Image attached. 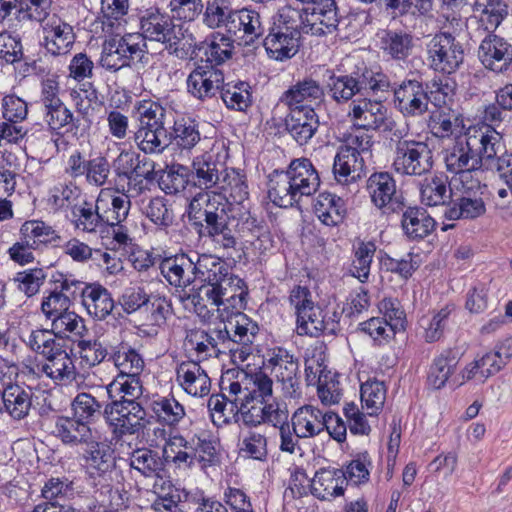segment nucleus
I'll return each mask as SVG.
<instances>
[{"label": "nucleus", "mask_w": 512, "mask_h": 512, "mask_svg": "<svg viewBox=\"0 0 512 512\" xmlns=\"http://www.w3.org/2000/svg\"><path fill=\"white\" fill-rule=\"evenodd\" d=\"M80 458L90 478L106 479L116 473V456L114 449L107 443L94 437L82 447Z\"/></svg>", "instance_id": "obj_18"}, {"label": "nucleus", "mask_w": 512, "mask_h": 512, "mask_svg": "<svg viewBox=\"0 0 512 512\" xmlns=\"http://www.w3.org/2000/svg\"><path fill=\"white\" fill-rule=\"evenodd\" d=\"M327 81L325 88L328 95L337 104H345L356 95L370 91L373 94L390 90L389 77L368 67L363 61L357 63L354 69L345 74L337 75L333 70H326Z\"/></svg>", "instance_id": "obj_5"}, {"label": "nucleus", "mask_w": 512, "mask_h": 512, "mask_svg": "<svg viewBox=\"0 0 512 512\" xmlns=\"http://www.w3.org/2000/svg\"><path fill=\"white\" fill-rule=\"evenodd\" d=\"M320 185L317 170L310 159H293L286 170L275 169L269 175L268 195L283 208L293 207L302 197L314 194Z\"/></svg>", "instance_id": "obj_3"}, {"label": "nucleus", "mask_w": 512, "mask_h": 512, "mask_svg": "<svg viewBox=\"0 0 512 512\" xmlns=\"http://www.w3.org/2000/svg\"><path fill=\"white\" fill-rule=\"evenodd\" d=\"M170 145L181 151L192 150L201 140L200 122L191 116H181L173 120L169 131Z\"/></svg>", "instance_id": "obj_43"}, {"label": "nucleus", "mask_w": 512, "mask_h": 512, "mask_svg": "<svg viewBox=\"0 0 512 512\" xmlns=\"http://www.w3.org/2000/svg\"><path fill=\"white\" fill-rule=\"evenodd\" d=\"M104 420L116 442L123 440L125 436L143 433L149 423L143 405H135L125 400L108 401L104 405Z\"/></svg>", "instance_id": "obj_11"}, {"label": "nucleus", "mask_w": 512, "mask_h": 512, "mask_svg": "<svg viewBox=\"0 0 512 512\" xmlns=\"http://www.w3.org/2000/svg\"><path fill=\"white\" fill-rule=\"evenodd\" d=\"M24 343L44 357L45 376L55 384H67L76 379L74 362L64 344L54 339L47 329L32 330Z\"/></svg>", "instance_id": "obj_7"}, {"label": "nucleus", "mask_w": 512, "mask_h": 512, "mask_svg": "<svg viewBox=\"0 0 512 512\" xmlns=\"http://www.w3.org/2000/svg\"><path fill=\"white\" fill-rule=\"evenodd\" d=\"M258 332V324L240 310L213 329L220 343L242 362L252 354V344Z\"/></svg>", "instance_id": "obj_9"}, {"label": "nucleus", "mask_w": 512, "mask_h": 512, "mask_svg": "<svg viewBox=\"0 0 512 512\" xmlns=\"http://www.w3.org/2000/svg\"><path fill=\"white\" fill-rule=\"evenodd\" d=\"M325 86L312 77H304L290 86L280 97V102L287 107L301 108L319 105L325 99Z\"/></svg>", "instance_id": "obj_25"}, {"label": "nucleus", "mask_w": 512, "mask_h": 512, "mask_svg": "<svg viewBox=\"0 0 512 512\" xmlns=\"http://www.w3.org/2000/svg\"><path fill=\"white\" fill-rule=\"evenodd\" d=\"M348 117L361 129L388 133L396 138L401 137V131H399L401 125L388 115L387 108L379 101L366 97L352 100Z\"/></svg>", "instance_id": "obj_12"}, {"label": "nucleus", "mask_w": 512, "mask_h": 512, "mask_svg": "<svg viewBox=\"0 0 512 512\" xmlns=\"http://www.w3.org/2000/svg\"><path fill=\"white\" fill-rule=\"evenodd\" d=\"M345 472L343 469H320L311 480L313 496L320 500H331L344 494Z\"/></svg>", "instance_id": "obj_38"}, {"label": "nucleus", "mask_w": 512, "mask_h": 512, "mask_svg": "<svg viewBox=\"0 0 512 512\" xmlns=\"http://www.w3.org/2000/svg\"><path fill=\"white\" fill-rule=\"evenodd\" d=\"M451 198L452 189L447 185V179L435 176L421 188L422 202L428 206L445 205Z\"/></svg>", "instance_id": "obj_63"}, {"label": "nucleus", "mask_w": 512, "mask_h": 512, "mask_svg": "<svg viewBox=\"0 0 512 512\" xmlns=\"http://www.w3.org/2000/svg\"><path fill=\"white\" fill-rule=\"evenodd\" d=\"M238 378L230 384L231 396H238L241 401L272 402L273 380L263 371H257L251 375L241 371L236 373Z\"/></svg>", "instance_id": "obj_19"}, {"label": "nucleus", "mask_w": 512, "mask_h": 512, "mask_svg": "<svg viewBox=\"0 0 512 512\" xmlns=\"http://www.w3.org/2000/svg\"><path fill=\"white\" fill-rule=\"evenodd\" d=\"M267 367L282 384L284 393L292 397L299 388V362L298 359L283 347L270 350Z\"/></svg>", "instance_id": "obj_21"}, {"label": "nucleus", "mask_w": 512, "mask_h": 512, "mask_svg": "<svg viewBox=\"0 0 512 512\" xmlns=\"http://www.w3.org/2000/svg\"><path fill=\"white\" fill-rule=\"evenodd\" d=\"M279 21L282 23L284 29H288L295 33H298V29H305L309 27V30L313 35H326L332 34L336 30H329L324 24H321L320 19L313 17L312 11L308 9L294 8L291 5H285L278 12Z\"/></svg>", "instance_id": "obj_33"}, {"label": "nucleus", "mask_w": 512, "mask_h": 512, "mask_svg": "<svg viewBox=\"0 0 512 512\" xmlns=\"http://www.w3.org/2000/svg\"><path fill=\"white\" fill-rule=\"evenodd\" d=\"M82 304L90 316L104 320L114 309L111 293L100 284L86 285L82 292Z\"/></svg>", "instance_id": "obj_40"}, {"label": "nucleus", "mask_w": 512, "mask_h": 512, "mask_svg": "<svg viewBox=\"0 0 512 512\" xmlns=\"http://www.w3.org/2000/svg\"><path fill=\"white\" fill-rule=\"evenodd\" d=\"M224 164L204 154L193 159L190 168L192 188L210 190L217 187Z\"/></svg>", "instance_id": "obj_36"}, {"label": "nucleus", "mask_w": 512, "mask_h": 512, "mask_svg": "<svg viewBox=\"0 0 512 512\" xmlns=\"http://www.w3.org/2000/svg\"><path fill=\"white\" fill-rule=\"evenodd\" d=\"M195 255L178 253L165 257L159 263V269L164 279L175 288L185 289L193 285Z\"/></svg>", "instance_id": "obj_24"}, {"label": "nucleus", "mask_w": 512, "mask_h": 512, "mask_svg": "<svg viewBox=\"0 0 512 512\" xmlns=\"http://www.w3.org/2000/svg\"><path fill=\"white\" fill-rule=\"evenodd\" d=\"M509 47L510 44L503 38L489 34L480 44L478 57L487 69L496 73H504L512 63V55L508 52Z\"/></svg>", "instance_id": "obj_29"}, {"label": "nucleus", "mask_w": 512, "mask_h": 512, "mask_svg": "<svg viewBox=\"0 0 512 512\" xmlns=\"http://www.w3.org/2000/svg\"><path fill=\"white\" fill-rule=\"evenodd\" d=\"M314 211L319 220L327 226L342 222L346 209L342 198L332 193H320L314 203Z\"/></svg>", "instance_id": "obj_47"}, {"label": "nucleus", "mask_w": 512, "mask_h": 512, "mask_svg": "<svg viewBox=\"0 0 512 512\" xmlns=\"http://www.w3.org/2000/svg\"><path fill=\"white\" fill-rule=\"evenodd\" d=\"M230 206L221 193H199L187 207L188 224L199 239H210L224 249H235L237 241L231 234Z\"/></svg>", "instance_id": "obj_2"}, {"label": "nucleus", "mask_w": 512, "mask_h": 512, "mask_svg": "<svg viewBox=\"0 0 512 512\" xmlns=\"http://www.w3.org/2000/svg\"><path fill=\"white\" fill-rule=\"evenodd\" d=\"M324 412L312 406L298 408L292 415V429L298 438H312L324 431Z\"/></svg>", "instance_id": "obj_41"}, {"label": "nucleus", "mask_w": 512, "mask_h": 512, "mask_svg": "<svg viewBox=\"0 0 512 512\" xmlns=\"http://www.w3.org/2000/svg\"><path fill=\"white\" fill-rule=\"evenodd\" d=\"M151 409L157 420L168 426L178 424L185 416L184 407L174 397H159L153 400Z\"/></svg>", "instance_id": "obj_61"}, {"label": "nucleus", "mask_w": 512, "mask_h": 512, "mask_svg": "<svg viewBox=\"0 0 512 512\" xmlns=\"http://www.w3.org/2000/svg\"><path fill=\"white\" fill-rule=\"evenodd\" d=\"M455 307L453 304H446L437 311H433L432 318L425 327L424 338L428 343L439 341L454 324L453 314Z\"/></svg>", "instance_id": "obj_57"}, {"label": "nucleus", "mask_w": 512, "mask_h": 512, "mask_svg": "<svg viewBox=\"0 0 512 512\" xmlns=\"http://www.w3.org/2000/svg\"><path fill=\"white\" fill-rule=\"evenodd\" d=\"M264 47L270 58L283 61L292 58L298 51V38L293 31L284 29L281 24H270L266 27Z\"/></svg>", "instance_id": "obj_28"}, {"label": "nucleus", "mask_w": 512, "mask_h": 512, "mask_svg": "<svg viewBox=\"0 0 512 512\" xmlns=\"http://www.w3.org/2000/svg\"><path fill=\"white\" fill-rule=\"evenodd\" d=\"M51 0H0V23L7 20L12 11L18 21H44L49 15Z\"/></svg>", "instance_id": "obj_31"}, {"label": "nucleus", "mask_w": 512, "mask_h": 512, "mask_svg": "<svg viewBox=\"0 0 512 512\" xmlns=\"http://www.w3.org/2000/svg\"><path fill=\"white\" fill-rule=\"evenodd\" d=\"M349 149H343L341 146L334 157L333 173L338 182L348 181V177L352 179L360 177L365 167L363 157H358L356 154L349 152Z\"/></svg>", "instance_id": "obj_52"}, {"label": "nucleus", "mask_w": 512, "mask_h": 512, "mask_svg": "<svg viewBox=\"0 0 512 512\" xmlns=\"http://www.w3.org/2000/svg\"><path fill=\"white\" fill-rule=\"evenodd\" d=\"M266 232L267 229L264 221L258 220L250 212H243L239 217L232 215L231 234L236 241L237 236L247 237L250 235L259 239Z\"/></svg>", "instance_id": "obj_64"}, {"label": "nucleus", "mask_w": 512, "mask_h": 512, "mask_svg": "<svg viewBox=\"0 0 512 512\" xmlns=\"http://www.w3.org/2000/svg\"><path fill=\"white\" fill-rule=\"evenodd\" d=\"M237 416L235 421H242L246 427H257L261 424L276 425L284 423L289 417L286 404H281L276 400L272 402L250 401L249 403L239 401L237 406Z\"/></svg>", "instance_id": "obj_17"}, {"label": "nucleus", "mask_w": 512, "mask_h": 512, "mask_svg": "<svg viewBox=\"0 0 512 512\" xmlns=\"http://www.w3.org/2000/svg\"><path fill=\"white\" fill-rule=\"evenodd\" d=\"M428 86L416 78L404 79L390 89L394 94L395 108L405 117H419L428 111L430 97Z\"/></svg>", "instance_id": "obj_16"}, {"label": "nucleus", "mask_w": 512, "mask_h": 512, "mask_svg": "<svg viewBox=\"0 0 512 512\" xmlns=\"http://www.w3.org/2000/svg\"><path fill=\"white\" fill-rule=\"evenodd\" d=\"M54 434L65 445L82 447L95 437L90 425L76 417H59L55 423Z\"/></svg>", "instance_id": "obj_42"}, {"label": "nucleus", "mask_w": 512, "mask_h": 512, "mask_svg": "<svg viewBox=\"0 0 512 512\" xmlns=\"http://www.w3.org/2000/svg\"><path fill=\"white\" fill-rule=\"evenodd\" d=\"M129 465L146 478L164 480L165 462L159 453L150 448H137L129 458Z\"/></svg>", "instance_id": "obj_44"}, {"label": "nucleus", "mask_w": 512, "mask_h": 512, "mask_svg": "<svg viewBox=\"0 0 512 512\" xmlns=\"http://www.w3.org/2000/svg\"><path fill=\"white\" fill-rule=\"evenodd\" d=\"M71 406L74 417L88 425L104 418V406L90 393L77 394Z\"/></svg>", "instance_id": "obj_58"}, {"label": "nucleus", "mask_w": 512, "mask_h": 512, "mask_svg": "<svg viewBox=\"0 0 512 512\" xmlns=\"http://www.w3.org/2000/svg\"><path fill=\"white\" fill-rule=\"evenodd\" d=\"M413 47V37L404 31L385 30L380 37V48L395 60L406 59Z\"/></svg>", "instance_id": "obj_51"}, {"label": "nucleus", "mask_w": 512, "mask_h": 512, "mask_svg": "<svg viewBox=\"0 0 512 512\" xmlns=\"http://www.w3.org/2000/svg\"><path fill=\"white\" fill-rule=\"evenodd\" d=\"M20 236L24 239L26 246L33 247L34 250H41L59 246L61 236L49 224L42 220H27L19 230Z\"/></svg>", "instance_id": "obj_35"}, {"label": "nucleus", "mask_w": 512, "mask_h": 512, "mask_svg": "<svg viewBox=\"0 0 512 512\" xmlns=\"http://www.w3.org/2000/svg\"><path fill=\"white\" fill-rule=\"evenodd\" d=\"M399 131H401V137L390 136V141L395 142L393 162L395 170L410 176H421L429 172L433 167V152L429 144L407 138V125H401Z\"/></svg>", "instance_id": "obj_10"}, {"label": "nucleus", "mask_w": 512, "mask_h": 512, "mask_svg": "<svg viewBox=\"0 0 512 512\" xmlns=\"http://www.w3.org/2000/svg\"><path fill=\"white\" fill-rule=\"evenodd\" d=\"M173 16L159 9L146 10L140 18L141 35L146 40L157 41L165 45L169 54L179 59H192L195 55L196 41L182 25L175 24Z\"/></svg>", "instance_id": "obj_4"}, {"label": "nucleus", "mask_w": 512, "mask_h": 512, "mask_svg": "<svg viewBox=\"0 0 512 512\" xmlns=\"http://www.w3.org/2000/svg\"><path fill=\"white\" fill-rule=\"evenodd\" d=\"M108 401L125 400L135 405H143L140 398L143 394V387L139 375H118L108 386Z\"/></svg>", "instance_id": "obj_46"}, {"label": "nucleus", "mask_w": 512, "mask_h": 512, "mask_svg": "<svg viewBox=\"0 0 512 512\" xmlns=\"http://www.w3.org/2000/svg\"><path fill=\"white\" fill-rule=\"evenodd\" d=\"M227 280L225 284L223 283L225 287L223 295L220 294L217 299L213 296H206L207 299L211 301L212 305L217 307L225 305V307H231L236 311L243 309L246 305L248 294L245 282L233 274L228 276Z\"/></svg>", "instance_id": "obj_49"}, {"label": "nucleus", "mask_w": 512, "mask_h": 512, "mask_svg": "<svg viewBox=\"0 0 512 512\" xmlns=\"http://www.w3.org/2000/svg\"><path fill=\"white\" fill-rule=\"evenodd\" d=\"M224 82L220 68L210 64H198L186 80L188 93L202 102L219 95Z\"/></svg>", "instance_id": "obj_20"}, {"label": "nucleus", "mask_w": 512, "mask_h": 512, "mask_svg": "<svg viewBox=\"0 0 512 512\" xmlns=\"http://www.w3.org/2000/svg\"><path fill=\"white\" fill-rule=\"evenodd\" d=\"M231 274L224 261L219 257L211 254L195 255V268L193 273V284L199 282V291L205 296H213L216 299L220 294H224L223 290L227 277Z\"/></svg>", "instance_id": "obj_15"}, {"label": "nucleus", "mask_w": 512, "mask_h": 512, "mask_svg": "<svg viewBox=\"0 0 512 512\" xmlns=\"http://www.w3.org/2000/svg\"><path fill=\"white\" fill-rule=\"evenodd\" d=\"M159 187L167 195H175L191 187L190 168L181 164H173L159 179Z\"/></svg>", "instance_id": "obj_56"}, {"label": "nucleus", "mask_w": 512, "mask_h": 512, "mask_svg": "<svg viewBox=\"0 0 512 512\" xmlns=\"http://www.w3.org/2000/svg\"><path fill=\"white\" fill-rule=\"evenodd\" d=\"M234 12L230 0H209L203 13V23L211 29L224 28L228 33Z\"/></svg>", "instance_id": "obj_54"}, {"label": "nucleus", "mask_w": 512, "mask_h": 512, "mask_svg": "<svg viewBox=\"0 0 512 512\" xmlns=\"http://www.w3.org/2000/svg\"><path fill=\"white\" fill-rule=\"evenodd\" d=\"M216 189L229 193L232 201L238 204L245 201L249 196L245 175L234 168L223 166Z\"/></svg>", "instance_id": "obj_53"}, {"label": "nucleus", "mask_w": 512, "mask_h": 512, "mask_svg": "<svg viewBox=\"0 0 512 512\" xmlns=\"http://www.w3.org/2000/svg\"><path fill=\"white\" fill-rule=\"evenodd\" d=\"M139 126L133 134L137 147L145 154H162L170 146L172 111L159 102L143 100L136 106Z\"/></svg>", "instance_id": "obj_6"}, {"label": "nucleus", "mask_w": 512, "mask_h": 512, "mask_svg": "<svg viewBox=\"0 0 512 512\" xmlns=\"http://www.w3.org/2000/svg\"><path fill=\"white\" fill-rule=\"evenodd\" d=\"M465 194L454 200L452 205L445 211V217L449 220L474 219L485 213V204L479 197H472L471 193L475 188H480L478 180H471L470 184L462 185Z\"/></svg>", "instance_id": "obj_39"}, {"label": "nucleus", "mask_w": 512, "mask_h": 512, "mask_svg": "<svg viewBox=\"0 0 512 512\" xmlns=\"http://www.w3.org/2000/svg\"><path fill=\"white\" fill-rule=\"evenodd\" d=\"M103 200L98 198L96 204L87 199H82L71 210L72 221L77 229L84 232H95L102 225V217L100 216Z\"/></svg>", "instance_id": "obj_50"}, {"label": "nucleus", "mask_w": 512, "mask_h": 512, "mask_svg": "<svg viewBox=\"0 0 512 512\" xmlns=\"http://www.w3.org/2000/svg\"><path fill=\"white\" fill-rule=\"evenodd\" d=\"M500 148L497 133L489 134L487 127H469L464 136L458 137L455 144L446 150V170L458 176L465 186L473 172L481 171L484 164L490 165Z\"/></svg>", "instance_id": "obj_1"}, {"label": "nucleus", "mask_w": 512, "mask_h": 512, "mask_svg": "<svg viewBox=\"0 0 512 512\" xmlns=\"http://www.w3.org/2000/svg\"><path fill=\"white\" fill-rule=\"evenodd\" d=\"M465 51L451 33H437L428 44L430 66L444 74L456 72L464 62Z\"/></svg>", "instance_id": "obj_13"}, {"label": "nucleus", "mask_w": 512, "mask_h": 512, "mask_svg": "<svg viewBox=\"0 0 512 512\" xmlns=\"http://www.w3.org/2000/svg\"><path fill=\"white\" fill-rule=\"evenodd\" d=\"M285 130L300 146L307 144L319 128V117L312 107H288Z\"/></svg>", "instance_id": "obj_23"}, {"label": "nucleus", "mask_w": 512, "mask_h": 512, "mask_svg": "<svg viewBox=\"0 0 512 512\" xmlns=\"http://www.w3.org/2000/svg\"><path fill=\"white\" fill-rule=\"evenodd\" d=\"M401 227L404 235L412 241L429 236L436 228V221L420 206H409L401 211Z\"/></svg>", "instance_id": "obj_34"}, {"label": "nucleus", "mask_w": 512, "mask_h": 512, "mask_svg": "<svg viewBox=\"0 0 512 512\" xmlns=\"http://www.w3.org/2000/svg\"><path fill=\"white\" fill-rule=\"evenodd\" d=\"M112 167L118 178L135 185L155 178V162L134 151H121L114 159Z\"/></svg>", "instance_id": "obj_22"}, {"label": "nucleus", "mask_w": 512, "mask_h": 512, "mask_svg": "<svg viewBox=\"0 0 512 512\" xmlns=\"http://www.w3.org/2000/svg\"><path fill=\"white\" fill-rule=\"evenodd\" d=\"M464 355L460 346L444 349L434 358L427 377V383L435 390L443 388L455 373L457 365Z\"/></svg>", "instance_id": "obj_30"}, {"label": "nucleus", "mask_w": 512, "mask_h": 512, "mask_svg": "<svg viewBox=\"0 0 512 512\" xmlns=\"http://www.w3.org/2000/svg\"><path fill=\"white\" fill-rule=\"evenodd\" d=\"M229 375L234 376L235 372L228 371L221 378V393L213 394L208 400V409L211 412L212 421L218 426L230 423V419L237 416V406L240 398L231 396L230 384L233 383V380Z\"/></svg>", "instance_id": "obj_26"}, {"label": "nucleus", "mask_w": 512, "mask_h": 512, "mask_svg": "<svg viewBox=\"0 0 512 512\" xmlns=\"http://www.w3.org/2000/svg\"><path fill=\"white\" fill-rule=\"evenodd\" d=\"M366 190L372 204L384 215L400 213L405 199L397 189L396 180L388 172H374L366 181Z\"/></svg>", "instance_id": "obj_14"}, {"label": "nucleus", "mask_w": 512, "mask_h": 512, "mask_svg": "<svg viewBox=\"0 0 512 512\" xmlns=\"http://www.w3.org/2000/svg\"><path fill=\"white\" fill-rule=\"evenodd\" d=\"M266 27L259 12L247 8L235 9L228 25V34L237 38L247 37L249 42H254L264 36Z\"/></svg>", "instance_id": "obj_37"}, {"label": "nucleus", "mask_w": 512, "mask_h": 512, "mask_svg": "<svg viewBox=\"0 0 512 512\" xmlns=\"http://www.w3.org/2000/svg\"><path fill=\"white\" fill-rule=\"evenodd\" d=\"M511 356L510 343L509 340H506L496 351L488 352L477 358L480 365V383H484L491 375L499 372Z\"/></svg>", "instance_id": "obj_60"}, {"label": "nucleus", "mask_w": 512, "mask_h": 512, "mask_svg": "<svg viewBox=\"0 0 512 512\" xmlns=\"http://www.w3.org/2000/svg\"><path fill=\"white\" fill-rule=\"evenodd\" d=\"M111 361L119 370L118 375H140L144 368L142 356L127 343L111 347Z\"/></svg>", "instance_id": "obj_48"}, {"label": "nucleus", "mask_w": 512, "mask_h": 512, "mask_svg": "<svg viewBox=\"0 0 512 512\" xmlns=\"http://www.w3.org/2000/svg\"><path fill=\"white\" fill-rule=\"evenodd\" d=\"M250 89L247 82L239 81L235 84L223 82L219 96L228 109L245 111L252 104Z\"/></svg>", "instance_id": "obj_55"}, {"label": "nucleus", "mask_w": 512, "mask_h": 512, "mask_svg": "<svg viewBox=\"0 0 512 512\" xmlns=\"http://www.w3.org/2000/svg\"><path fill=\"white\" fill-rule=\"evenodd\" d=\"M233 40L220 33H213L209 38L202 42L196 49L203 50L205 60H201V64H210L217 67L232 57Z\"/></svg>", "instance_id": "obj_45"}, {"label": "nucleus", "mask_w": 512, "mask_h": 512, "mask_svg": "<svg viewBox=\"0 0 512 512\" xmlns=\"http://www.w3.org/2000/svg\"><path fill=\"white\" fill-rule=\"evenodd\" d=\"M51 320V330H48V332L51 333L54 339L65 338L69 334L80 337L85 331L83 319L75 312L69 310L57 317H53Z\"/></svg>", "instance_id": "obj_62"}, {"label": "nucleus", "mask_w": 512, "mask_h": 512, "mask_svg": "<svg viewBox=\"0 0 512 512\" xmlns=\"http://www.w3.org/2000/svg\"><path fill=\"white\" fill-rule=\"evenodd\" d=\"M82 190L72 181L58 183L49 194L48 202L55 210H72L82 199Z\"/></svg>", "instance_id": "obj_59"}, {"label": "nucleus", "mask_w": 512, "mask_h": 512, "mask_svg": "<svg viewBox=\"0 0 512 512\" xmlns=\"http://www.w3.org/2000/svg\"><path fill=\"white\" fill-rule=\"evenodd\" d=\"M2 383V413L8 414L13 420L20 421L28 417L32 409L33 392L11 380Z\"/></svg>", "instance_id": "obj_27"}, {"label": "nucleus", "mask_w": 512, "mask_h": 512, "mask_svg": "<svg viewBox=\"0 0 512 512\" xmlns=\"http://www.w3.org/2000/svg\"><path fill=\"white\" fill-rule=\"evenodd\" d=\"M44 47L53 56L66 55L75 43L73 27L53 17L44 27Z\"/></svg>", "instance_id": "obj_32"}, {"label": "nucleus", "mask_w": 512, "mask_h": 512, "mask_svg": "<svg viewBox=\"0 0 512 512\" xmlns=\"http://www.w3.org/2000/svg\"><path fill=\"white\" fill-rule=\"evenodd\" d=\"M147 45L138 33H127L121 37L106 39L102 45L100 65L112 72L149 61Z\"/></svg>", "instance_id": "obj_8"}]
</instances>
